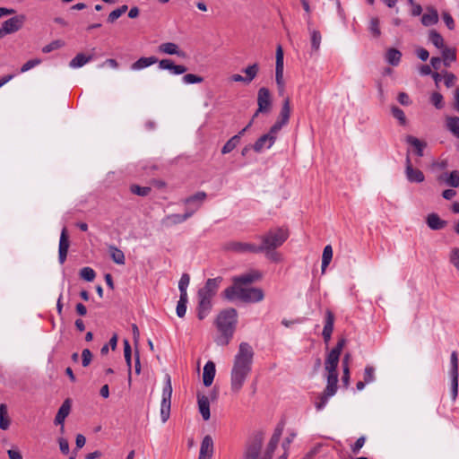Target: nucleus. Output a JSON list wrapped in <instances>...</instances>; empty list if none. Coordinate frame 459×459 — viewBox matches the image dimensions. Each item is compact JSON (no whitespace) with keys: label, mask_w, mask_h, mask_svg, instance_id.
I'll list each match as a JSON object with an SVG mask.
<instances>
[{"label":"nucleus","mask_w":459,"mask_h":459,"mask_svg":"<svg viewBox=\"0 0 459 459\" xmlns=\"http://www.w3.org/2000/svg\"><path fill=\"white\" fill-rule=\"evenodd\" d=\"M213 455V440L210 435H206L201 443L198 459H211Z\"/></svg>","instance_id":"obj_15"},{"label":"nucleus","mask_w":459,"mask_h":459,"mask_svg":"<svg viewBox=\"0 0 459 459\" xmlns=\"http://www.w3.org/2000/svg\"><path fill=\"white\" fill-rule=\"evenodd\" d=\"M346 344V339L341 338L336 346L327 354L325 361V369L327 372V385L324 392L319 395L318 401L316 402L315 406L316 410H322L328 399L333 396L337 392L338 373L337 367L340 359V355L343 347Z\"/></svg>","instance_id":"obj_1"},{"label":"nucleus","mask_w":459,"mask_h":459,"mask_svg":"<svg viewBox=\"0 0 459 459\" xmlns=\"http://www.w3.org/2000/svg\"><path fill=\"white\" fill-rule=\"evenodd\" d=\"M450 262L459 271V248L455 247L450 254Z\"/></svg>","instance_id":"obj_58"},{"label":"nucleus","mask_w":459,"mask_h":459,"mask_svg":"<svg viewBox=\"0 0 459 459\" xmlns=\"http://www.w3.org/2000/svg\"><path fill=\"white\" fill-rule=\"evenodd\" d=\"M71 411V401L69 399H66L59 408L56 418H55V424L56 425H63L65 418L69 415ZM61 431H64V426L61 427Z\"/></svg>","instance_id":"obj_18"},{"label":"nucleus","mask_w":459,"mask_h":459,"mask_svg":"<svg viewBox=\"0 0 459 459\" xmlns=\"http://www.w3.org/2000/svg\"><path fill=\"white\" fill-rule=\"evenodd\" d=\"M171 395H172V385L169 376H166L165 385L162 389V399L160 403V417L163 423H165L170 415L171 407Z\"/></svg>","instance_id":"obj_7"},{"label":"nucleus","mask_w":459,"mask_h":459,"mask_svg":"<svg viewBox=\"0 0 459 459\" xmlns=\"http://www.w3.org/2000/svg\"><path fill=\"white\" fill-rule=\"evenodd\" d=\"M92 360V353L89 349H84L82 352V364L84 368L88 367Z\"/></svg>","instance_id":"obj_57"},{"label":"nucleus","mask_w":459,"mask_h":459,"mask_svg":"<svg viewBox=\"0 0 459 459\" xmlns=\"http://www.w3.org/2000/svg\"><path fill=\"white\" fill-rule=\"evenodd\" d=\"M197 403L199 411L204 420H208L211 417L210 402L207 396L202 394H197Z\"/></svg>","instance_id":"obj_20"},{"label":"nucleus","mask_w":459,"mask_h":459,"mask_svg":"<svg viewBox=\"0 0 459 459\" xmlns=\"http://www.w3.org/2000/svg\"><path fill=\"white\" fill-rule=\"evenodd\" d=\"M444 79H445L446 86L447 88H450V87L454 86L456 77L455 74L446 72L444 75Z\"/></svg>","instance_id":"obj_62"},{"label":"nucleus","mask_w":459,"mask_h":459,"mask_svg":"<svg viewBox=\"0 0 459 459\" xmlns=\"http://www.w3.org/2000/svg\"><path fill=\"white\" fill-rule=\"evenodd\" d=\"M438 22V14L434 8L429 9L428 13H424L421 17V22L424 26L436 24Z\"/></svg>","instance_id":"obj_31"},{"label":"nucleus","mask_w":459,"mask_h":459,"mask_svg":"<svg viewBox=\"0 0 459 459\" xmlns=\"http://www.w3.org/2000/svg\"><path fill=\"white\" fill-rule=\"evenodd\" d=\"M458 394V377H451V397L455 401Z\"/></svg>","instance_id":"obj_60"},{"label":"nucleus","mask_w":459,"mask_h":459,"mask_svg":"<svg viewBox=\"0 0 459 459\" xmlns=\"http://www.w3.org/2000/svg\"><path fill=\"white\" fill-rule=\"evenodd\" d=\"M446 123L447 129L459 138V117H447Z\"/></svg>","instance_id":"obj_34"},{"label":"nucleus","mask_w":459,"mask_h":459,"mask_svg":"<svg viewBox=\"0 0 459 459\" xmlns=\"http://www.w3.org/2000/svg\"><path fill=\"white\" fill-rule=\"evenodd\" d=\"M450 362H451V371H450L451 377H458V355H457L456 351H453L451 353Z\"/></svg>","instance_id":"obj_49"},{"label":"nucleus","mask_w":459,"mask_h":459,"mask_svg":"<svg viewBox=\"0 0 459 459\" xmlns=\"http://www.w3.org/2000/svg\"><path fill=\"white\" fill-rule=\"evenodd\" d=\"M70 247L69 236L66 228H64L60 234L59 247H58V258L61 264L66 260L68 249Z\"/></svg>","instance_id":"obj_13"},{"label":"nucleus","mask_w":459,"mask_h":459,"mask_svg":"<svg viewBox=\"0 0 459 459\" xmlns=\"http://www.w3.org/2000/svg\"><path fill=\"white\" fill-rule=\"evenodd\" d=\"M443 62L446 66H449L451 62H455L456 59L455 49L445 48L442 50Z\"/></svg>","instance_id":"obj_41"},{"label":"nucleus","mask_w":459,"mask_h":459,"mask_svg":"<svg viewBox=\"0 0 459 459\" xmlns=\"http://www.w3.org/2000/svg\"><path fill=\"white\" fill-rule=\"evenodd\" d=\"M282 431H283V427L282 426H278L275 430H274V433L273 434L269 443H268V446H267V449H266V453H265V455H264V459H271L272 456H273V454L274 452V450L276 449L277 446H278V443L280 441V438L282 435Z\"/></svg>","instance_id":"obj_17"},{"label":"nucleus","mask_w":459,"mask_h":459,"mask_svg":"<svg viewBox=\"0 0 459 459\" xmlns=\"http://www.w3.org/2000/svg\"><path fill=\"white\" fill-rule=\"evenodd\" d=\"M224 296L228 299L238 298L245 302H259L264 299V292L259 288L229 287L224 290Z\"/></svg>","instance_id":"obj_5"},{"label":"nucleus","mask_w":459,"mask_h":459,"mask_svg":"<svg viewBox=\"0 0 459 459\" xmlns=\"http://www.w3.org/2000/svg\"><path fill=\"white\" fill-rule=\"evenodd\" d=\"M375 380V369L371 366H367L364 371V381L368 384Z\"/></svg>","instance_id":"obj_56"},{"label":"nucleus","mask_w":459,"mask_h":459,"mask_svg":"<svg viewBox=\"0 0 459 459\" xmlns=\"http://www.w3.org/2000/svg\"><path fill=\"white\" fill-rule=\"evenodd\" d=\"M288 237L289 232L286 230L281 228L270 230L268 232L259 237L262 242L259 247L262 248V252L266 249H276L287 240Z\"/></svg>","instance_id":"obj_6"},{"label":"nucleus","mask_w":459,"mask_h":459,"mask_svg":"<svg viewBox=\"0 0 459 459\" xmlns=\"http://www.w3.org/2000/svg\"><path fill=\"white\" fill-rule=\"evenodd\" d=\"M194 213H195V211H187L183 215L170 214V215L167 216L164 221L167 224H169V225L178 224V223L185 221L188 218H190Z\"/></svg>","instance_id":"obj_28"},{"label":"nucleus","mask_w":459,"mask_h":459,"mask_svg":"<svg viewBox=\"0 0 459 459\" xmlns=\"http://www.w3.org/2000/svg\"><path fill=\"white\" fill-rule=\"evenodd\" d=\"M240 141V135H234L231 137L222 147L221 152L223 154L229 153L233 151Z\"/></svg>","instance_id":"obj_42"},{"label":"nucleus","mask_w":459,"mask_h":459,"mask_svg":"<svg viewBox=\"0 0 459 459\" xmlns=\"http://www.w3.org/2000/svg\"><path fill=\"white\" fill-rule=\"evenodd\" d=\"M260 449H261L260 443L250 446L246 453L245 459H257Z\"/></svg>","instance_id":"obj_53"},{"label":"nucleus","mask_w":459,"mask_h":459,"mask_svg":"<svg viewBox=\"0 0 459 459\" xmlns=\"http://www.w3.org/2000/svg\"><path fill=\"white\" fill-rule=\"evenodd\" d=\"M108 252L114 263L120 265L125 264L126 259L122 250L115 246H109Z\"/></svg>","instance_id":"obj_30"},{"label":"nucleus","mask_w":459,"mask_h":459,"mask_svg":"<svg viewBox=\"0 0 459 459\" xmlns=\"http://www.w3.org/2000/svg\"><path fill=\"white\" fill-rule=\"evenodd\" d=\"M190 282V277L187 273H184L178 282L180 297H187L186 288Z\"/></svg>","instance_id":"obj_44"},{"label":"nucleus","mask_w":459,"mask_h":459,"mask_svg":"<svg viewBox=\"0 0 459 459\" xmlns=\"http://www.w3.org/2000/svg\"><path fill=\"white\" fill-rule=\"evenodd\" d=\"M187 297H180L177 305V315L179 317H184L186 312Z\"/></svg>","instance_id":"obj_48"},{"label":"nucleus","mask_w":459,"mask_h":459,"mask_svg":"<svg viewBox=\"0 0 459 459\" xmlns=\"http://www.w3.org/2000/svg\"><path fill=\"white\" fill-rule=\"evenodd\" d=\"M274 143L273 137H272L271 134H265L257 139L253 145V149L255 152H260L264 147L271 148Z\"/></svg>","instance_id":"obj_22"},{"label":"nucleus","mask_w":459,"mask_h":459,"mask_svg":"<svg viewBox=\"0 0 459 459\" xmlns=\"http://www.w3.org/2000/svg\"><path fill=\"white\" fill-rule=\"evenodd\" d=\"M215 364L212 361H208L204 367L203 382L205 386H210L215 377Z\"/></svg>","instance_id":"obj_21"},{"label":"nucleus","mask_w":459,"mask_h":459,"mask_svg":"<svg viewBox=\"0 0 459 459\" xmlns=\"http://www.w3.org/2000/svg\"><path fill=\"white\" fill-rule=\"evenodd\" d=\"M130 190L133 194L137 195L139 196H146L151 193L152 188L149 186H140L137 185H133L131 186Z\"/></svg>","instance_id":"obj_47"},{"label":"nucleus","mask_w":459,"mask_h":459,"mask_svg":"<svg viewBox=\"0 0 459 459\" xmlns=\"http://www.w3.org/2000/svg\"><path fill=\"white\" fill-rule=\"evenodd\" d=\"M159 50L168 55L183 56V53L178 49V45L172 42H167L160 45Z\"/></svg>","instance_id":"obj_32"},{"label":"nucleus","mask_w":459,"mask_h":459,"mask_svg":"<svg viewBox=\"0 0 459 459\" xmlns=\"http://www.w3.org/2000/svg\"><path fill=\"white\" fill-rule=\"evenodd\" d=\"M10 418L8 416L7 407L5 404H0V429L6 430L10 426Z\"/></svg>","instance_id":"obj_36"},{"label":"nucleus","mask_w":459,"mask_h":459,"mask_svg":"<svg viewBox=\"0 0 459 459\" xmlns=\"http://www.w3.org/2000/svg\"><path fill=\"white\" fill-rule=\"evenodd\" d=\"M206 193L204 191H200L195 193V195L186 198L183 203L185 204H195L196 207L194 210L195 212L202 205L203 202L206 199Z\"/></svg>","instance_id":"obj_27"},{"label":"nucleus","mask_w":459,"mask_h":459,"mask_svg":"<svg viewBox=\"0 0 459 459\" xmlns=\"http://www.w3.org/2000/svg\"><path fill=\"white\" fill-rule=\"evenodd\" d=\"M445 183L451 187L459 186V171L453 170L446 177Z\"/></svg>","instance_id":"obj_43"},{"label":"nucleus","mask_w":459,"mask_h":459,"mask_svg":"<svg viewBox=\"0 0 459 459\" xmlns=\"http://www.w3.org/2000/svg\"><path fill=\"white\" fill-rule=\"evenodd\" d=\"M369 30L375 38H378L381 35L378 18L374 17L370 20Z\"/></svg>","instance_id":"obj_51"},{"label":"nucleus","mask_w":459,"mask_h":459,"mask_svg":"<svg viewBox=\"0 0 459 459\" xmlns=\"http://www.w3.org/2000/svg\"><path fill=\"white\" fill-rule=\"evenodd\" d=\"M221 277L208 279L204 287L198 291V307L197 317L200 320L204 319L212 309V299L216 294L217 290L221 282Z\"/></svg>","instance_id":"obj_4"},{"label":"nucleus","mask_w":459,"mask_h":459,"mask_svg":"<svg viewBox=\"0 0 459 459\" xmlns=\"http://www.w3.org/2000/svg\"><path fill=\"white\" fill-rule=\"evenodd\" d=\"M157 62L158 59L155 56L141 57L131 65V69L134 71L142 70L152 65L156 64Z\"/></svg>","instance_id":"obj_26"},{"label":"nucleus","mask_w":459,"mask_h":459,"mask_svg":"<svg viewBox=\"0 0 459 459\" xmlns=\"http://www.w3.org/2000/svg\"><path fill=\"white\" fill-rule=\"evenodd\" d=\"M159 67L163 70H169L174 74H182L187 70L184 65H175L170 59L160 60Z\"/></svg>","instance_id":"obj_19"},{"label":"nucleus","mask_w":459,"mask_h":459,"mask_svg":"<svg viewBox=\"0 0 459 459\" xmlns=\"http://www.w3.org/2000/svg\"><path fill=\"white\" fill-rule=\"evenodd\" d=\"M290 117V97L286 96L283 99L281 109V112H280L277 121H279V122H281V124H284L286 126L289 123Z\"/></svg>","instance_id":"obj_23"},{"label":"nucleus","mask_w":459,"mask_h":459,"mask_svg":"<svg viewBox=\"0 0 459 459\" xmlns=\"http://www.w3.org/2000/svg\"><path fill=\"white\" fill-rule=\"evenodd\" d=\"M41 63V60L39 58L30 59L27 61L21 68L22 73H25L29 71L30 69L35 67L36 65H39Z\"/></svg>","instance_id":"obj_59"},{"label":"nucleus","mask_w":459,"mask_h":459,"mask_svg":"<svg viewBox=\"0 0 459 459\" xmlns=\"http://www.w3.org/2000/svg\"><path fill=\"white\" fill-rule=\"evenodd\" d=\"M311 22L310 20L307 21V30L310 34V41H311V48L313 51L317 52L320 48L321 39L322 36L319 30L316 29H312L310 27Z\"/></svg>","instance_id":"obj_24"},{"label":"nucleus","mask_w":459,"mask_h":459,"mask_svg":"<svg viewBox=\"0 0 459 459\" xmlns=\"http://www.w3.org/2000/svg\"><path fill=\"white\" fill-rule=\"evenodd\" d=\"M253 356L252 347L247 342H241L230 372V389L234 394L242 389L251 372Z\"/></svg>","instance_id":"obj_2"},{"label":"nucleus","mask_w":459,"mask_h":459,"mask_svg":"<svg viewBox=\"0 0 459 459\" xmlns=\"http://www.w3.org/2000/svg\"><path fill=\"white\" fill-rule=\"evenodd\" d=\"M91 59V56H86L84 54H77L71 61L69 65L73 68L82 67Z\"/></svg>","instance_id":"obj_37"},{"label":"nucleus","mask_w":459,"mask_h":459,"mask_svg":"<svg viewBox=\"0 0 459 459\" xmlns=\"http://www.w3.org/2000/svg\"><path fill=\"white\" fill-rule=\"evenodd\" d=\"M402 57V53L396 48H389L385 54V59L391 65H398Z\"/></svg>","instance_id":"obj_33"},{"label":"nucleus","mask_w":459,"mask_h":459,"mask_svg":"<svg viewBox=\"0 0 459 459\" xmlns=\"http://www.w3.org/2000/svg\"><path fill=\"white\" fill-rule=\"evenodd\" d=\"M204 81V78L193 74H187L183 76V82L187 84L200 83Z\"/></svg>","instance_id":"obj_55"},{"label":"nucleus","mask_w":459,"mask_h":459,"mask_svg":"<svg viewBox=\"0 0 459 459\" xmlns=\"http://www.w3.org/2000/svg\"><path fill=\"white\" fill-rule=\"evenodd\" d=\"M391 113H392L393 117L399 121L400 125H402V126L406 125L407 119H406L405 114L400 108H398L396 106H393L391 108Z\"/></svg>","instance_id":"obj_45"},{"label":"nucleus","mask_w":459,"mask_h":459,"mask_svg":"<svg viewBox=\"0 0 459 459\" xmlns=\"http://www.w3.org/2000/svg\"><path fill=\"white\" fill-rule=\"evenodd\" d=\"M26 22V16L24 14L15 15L3 23V27L7 34H12L21 30Z\"/></svg>","instance_id":"obj_11"},{"label":"nucleus","mask_w":459,"mask_h":459,"mask_svg":"<svg viewBox=\"0 0 459 459\" xmlns=\"http://www.w3.org/2000/svg\"><path fill=\"white\" fill-rule=\"evenodd\" d=\"M430 101L437 109L444 107L443 96L439 92H433L430 96Z\"/></svg>","instance_id":"obj_54"},{"label":"nucleus","mask_w":459,"mask_h":459,"mask_svg":"<svg viewBox=\"0 0 459 459\" xmlns=\"http://www.w3.org/2000/svg\"><path fill=\"white\" fill-rule=\"evenodd\" d=\"M226 249L235 253L245 254H258L262 252L259 245L249 242L232 241L227 244Z\"/></svg>","instance_id":"obj_8"},{"label":"nucleus","mask_w":459,"mask_h":459,"mask_svg":"<svg viewBox=\"0 0 459 459\" xmlns=\"http://www.w3.org/2000/svg\"><path fill=\"white\" fill-rule=\"evenodd\" d=\"M243 72L246 74V83L248 84L256 77L259 72V65L258 64L255 63L246 67Z\"/></svg>","instance_id":"obj_35"},{"label":"nucleus","mask_w":459,"mask_h":459,"mask_svg":"<svg viewBox=\"0 0 459 459\" xmlns=\"http://www.w3.org/2000/svg\"><path fill=\"white\" fill-rule=\"evenodd\" d=\"M65 45L64 41L61 39H56L52 41L51 43L46 45L42 48L43 53H49L53 50H56L61 48Z\"/></svg>","instance_id":"obj_50"},{"label":"nucleus","mask_w":459,"mask_h":459,"mask_svg":"<svg viewBox=\"0 0 459 459\" xmlns=\"http://www.w3.org/2000/svg\"><path fill=\"white\" fill-rule=\"evenodd\" d=\"M80 276L87 281H92L95 279L96 273L91 267H83L80 271Z\"/></svg>","instance_id":"obj_52"},{"label":"nucleus","mask_w":459,"mask_h":459,"mask_svg":"<svg viewBox=\"0 0 459 459\" xmlns=\"http://www.w3.org/2000/svg\"><path fill=\"white\" fill-rule=\"evenodd\" d=\"M238 323V313L234 308H226L221 311L214 321L219 332L215 342L221 346H226L233 337Z\"/></svg>","instance_id":"obj_3"},{"label":"nucleus","mask_w":459,"mask_h":459,"mask_svg":"<svg viewBox=\"0 0 459 459\" xmlns=\"http://www.w3.org/2000/svg\"><path fill=\"white\" fill-rule=\"evenodd\" d=\"M124 356L128 367V381L131 382V363H132V351L131 346L127 340L124 341Z\"/></svg>","instance_id":"obj_40"},{"label":"nucleus","mask_w":459,"mask_h":459,"mask_svg":"<svg viewBox=\"0 0 459 459\" xmlns=\"http://www.w3.org/2000/svg\"><path fill=\"white\" fill-rule=\"evenodd\" d=\"M333 257V249L330 245L325 247L322 255V273H325Z\"/></svg>","instance_id":"obj_39"},{"label":"nucleus","mask_w":459,"mask_h":459,"mask_svg":"<svg viewBox=\"0 0 459 459\" xmlns=\"http://www.w3.org/2000/svg\"><path fill=\"white\" fill-rule=\"evenodd\" d=\"M7 455L9 459H23L21 452L17 448L9 449Z\"/></svg>","instance_id":"obj_64"},{"label":"nucleus","mask_w":459,"mask_h":459,"mask_svg":"<svg viewBox=\"0 0 459 459\" xmlns=\"http://www.w3.org/2000/svg\"><path fill=\"white\" fill-rule=\"evenodd\" d=\"M262 274L258 271H252L246 274H242L233 278V285L231 287L244 288L243 285L250 284L259 279Z\"/></svg>","instance_id":"obj_12"},{"label":"nucleus","mask_w":459,"mask_h":459,"mask_svg":"<svg viewBox=\"0 0 459 459\" xmlns=\"http://www.w3.org/2000/svg\"><path fill=\"white\" fill-rule=\"evenodd\" d=\"M263 253H264L267 259L273 263H281L283 261L282 255L275 251V249H266Z\"/></svg>","instance_id":"obj_46"},{"label":"nucleus","mask_w":459,"mask_h":459,"mask_svg":"<svg viewBox=\"0 0 459 459\" xmlns=\"http://www.w3.org/2000/svg\"><path fill=\"white\" fill-rule=\"evenodd\" d=\"M257 106H258V112L268 113L271 110V108H272L271 92L265 87H262L258 90Z\"/></svg>","instance_id":"obj_9"},{"label":"nucleus","mask_w":459,"mask_h":459,"mask_svg":"<svg viewBox=\"0 0 459 459\" xmlns=\"http://www.w3.org/2000/svg\"><path fill=\"white\" fill-rule=\"evenodd\" d=\"M427 224L431 230H438L446 226V221L442 220L437 213H430L427 216Z\"/></svg>","instance_id":"obj_25"},{"label":"nucleus","mask_w":459,"mask_h":459,"mask_svg":"<svg viewBox=\"0 0 459 459\" xmlns=\"http://www.w3.org/2000/svg\"><path fill=\"white\" fill-rule=\"evenodd\" d=\"M429 39L430 42L436 48H442V49H444L446 48L443 37L437 30H430Z\"/></svg>","instance_id":"obj_38"},{"label":"nucleus","mask_w":459,"mask_h":459,"mask_svg":"<svg viewBox=\"0 0 459 459\" xmlns=\"http://www.w3.org/2000/svg\"><path fill=\"white\" fill-rule=\"evenodd\" d=\"M405 175L408 181L411 183H421L424 181V174L418 169L413 168L409 156L406 158Z\"/></svg>","instance_id":"obj_14"},{"label":"nucleus","mask_w":459,"mask_h":459,"mask_svg":"<svg viewBox=\"0 0 459 459\" xmlns=\"http://www.w3.org/2000/svg\"><path fill=\"white\" fill-rule=\"evenodd\" d=\"M405 141L415 149L418 156H423V149L426 147V143L420 141L412 135H407Z\"/></svg>","instance_id":"obj_29"},{"label":"nucleus","mask_w":459,"mask_h":459,"mask_svg":"<svg viewBox=\"0 0 459 459\" xmlns=\"http://www.w3.org/2000/svg\"><path fill=\"white\" fill-rule=\"evenodd\" d=\"M284 124H281V122L276 121L273 126L270 128L268 134H271L272 137H273L274 141H276V135L279 133V131L284 126Z\"/></svg>","instance_id":"obj_61"},{"label":"nucleus","mask_w":459,"mask_h":459,"mask_svg":"<svg viewBox=\"0 0 459 459\" xmlns=\"http://www.w3.org/2000/svg\"><path fill=\"white\" fill-rule=\"evenodd\" d=\"M276 64H275V82L276 85L285 84L284 80V62H283V49L281 45L276 48Z\"/></svg>","instance_id":"obj_10"},{"label":"nucleus","mask_w":459,"mask_h":459,"mask_svg":"<svg viewBox=\"0 0 459 459\" xmlns=\"http://www.w3.org/2000/svg\"><path fill=\"white\" fill-rule=\"evenodd\" d=\"M442 16H443V20H444L446 25L447 26V28L449 30H454L455 29V22H454V19L452 18V16L446 12L443 13Z\"/></svg>","instance_id":"obj_63"},{"label":"nucleus","mask_w":459,"mask_h":459,"mask_svg":"<svg viewBox=\"0 0 459 459\" xmlns=\"http://www.w3.org/2000/svg\"><path fill=\"white\" fill-rule=\"evenodd\" d=\"M334 315L330 309L325 310V322L323 329V338L325 343H328L331 340V336L333 331Z\"/></svg>","instance_id":"obj_16"}]
</instances>
